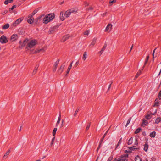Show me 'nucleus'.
I'll return each mask as SVG.
<instances>
[{
  "label": "nucleus",
  "mask_w": 161,
  "mask_h": 161,
  "mask_svg": "<svg viewBox=\"0 0 161 161\" xmlns=\"http://www.w3.org/2000/svg\"><path fill=\"white\" fill-rule=\"evenodd\" d=\"M37 43V40L36 39H33L31 40L27 44L26 48L27 50L32 48L35 46Z\"/></svg>",
  "instance_id": "f257e3e1"
},
{
  "label": "nucleus",
  "mask_w": 161,
  "mask_h": 161,
  "mask_svg": "<svg viewBox=\"0 0 161 161\" xmlns=\"http://www.w3.org/2000/svg\"><path fill=\"white\" fill-rule=\"evenodd\" d=\"M60 25L61 24H58L53 26V27H51L49 31V34H53L56 32L57 30V29L58 28Z\"/></svg>",
  "instance_id": "f03ea898"
},
{
  "label": "nucleus",
  "mask_w": 161,
  "mask_h": 161,
  "mask_svg": "<svg viewBox=\"0 0 161 161\" xmlns=\"http://www.w3.org/2000/svg\"><path fill=\"white\" fill-rule=\"evenodd\" d=\"M8 42V39L4 35H2L0 38V42L2 44L6 43Z\"/></svg>",
  "instance_id": "7ed1b4c3"
},
{
  "label": "nucleus",
  "mask_w": 161,
  "mask_h": 161,
  "mask_svg": "<svg viewBox=\"0 0 161 161\" xmlns=\"http://www.w3.org/2000/svg\"><path fill=\"white\" fill-rule=\"evenodd\" d=\"M42 20V19L39 16L34 19L35 25H38L41 23V21Z\"/></svg>",
  "instance_id": "20e7f679"
},
{
  "label": "nucleus",
  "mask_w": 161,
  "mask_h": 161,
  "mask_svg": "<svg viewBox=\"0 0 161 161\" xmlns=\"http://www.w3.org/2000/svg\"><path fill=\"white\" fill-rule=\"evenodd\" d=\"M59 59H58L55 62L54 64L53 67V72H55L56 71L58 66L59 64Z\"/></svg>",
  "instance_id": "39448f33"
},
{
  "label": "nucleus",
  "mask_w": 161,
  "mask_h": 161,
  "mask_svg": "<svg viewBox=\"0 0 161 161\" xmlns=\"http://www.w3.org/2000/svg\"><path fill=\"white\" fill-rule=\"evenodd\" d=\"M23 19V17H21L17 19L15 22L14 23H13L14 26H16L18 24H19Z\"/></svg>",
  "instance_id": "423d86ee"
},
{
  "label": "nucleus",
  "mask_w": 161,
  "mask_h": 161,
  "mask_svg": "<svg viewBox=\"0 0 161 161\" xmlns=\"http://www.w3.org/2000/svg\"><path fill=\"white\" fill-rule=\"evenodd\" d=\"M112 25L110 23L108 24L106 27L105 30V31L109 32L112 29Z\"/></svg>",
  "instance_id": "0eeeda50"
},
{
  "label": "nucleus",
  "mask_w": 161,
  "mask_h": 161,
  "mask_svg": "<svg viewBox=\"0 0 161 161\" xmlns=\"http://www.w3.org/2000/svg\"><path fill=\"white\" fill-rule=\"evenodd\" d=\"M18 37L17 34H13L10 37V40L12 42L15 41L18 39Z\"/></svg>",
  "instance_id": "6e6552de"
},
{
  "label": "nucleus",
  "mask_w": 161,
  "mask_h": 161,
  "mask_svg": "<svg viewBox=\"0 0 161 161\" xmlns=\"http://www.w3.org/2000/svg\"><path fill=\"white\" fill-rule=\"evenodd\" d=\"M43 23L47 24L50 21L48 20V14L46 15L42 19Z\"/></svg>",
  "instance_id": "1a4fd4ad"
},
{
  "label": "nucleus",
  "mask_w": 161,
  "mask_h": 161,
  "mask_svg": "<svg viewBox=\"0 0 161 161\" xmlns=\"http://www.w3.org/2000/svg\"><path fill=\"white\" fill-rule=\"evenodd\" d=\"M47 14L48 17V20H49L50 21L53 20L55 17L54 13H51Z\"/></svg>",
  "instance_id": "9d476101"
},
{
  "label": "nucleus",
  "mask_w": 161,
  "mask_h": 161,
  "mask_svg": "<svg viewBox=\"0 0 161 161\" xmlns=\"http://www.w3.org/2000/svg\"><path fill=\"white\" fill-rule=\"evenodd\" d=\"M70 36L68 35H66L63 36L61 39V42H64L66 41L69 39Z\"/></svg>",
  "instance_id": "9b49d317"
},
{
  "label": "nucleus",
  "mask_w": 161,
  "mask_h": 161,
  "mask_svg": "<svg viewBox=\"0 0 161 161\" xmlns=\"http://www.w3.org/2000/svg\"><path fill=\"white\" fill-rule=\"evenodd\" d=\"M152 117V116L150 114V111H148L147 112L145 116V118L147 120L150 119Z\"/></svg>",
  "instance_id": "f8f14e48"
},
{
  "label": "nucleus",
  "mask_w": 161,
  "mask_h": 161,
  "mask_svg": "<svg viewBox=\"0 0 161 161\" xmlns=\"http://www.w3.org/2000/svg\"><path fill=\"white\" fill-rule=\"evenodd\" d=\"M28 41V39L27 38H25L23 41V42L22 43L21 46H19V48H22L23 47H24L25 45V43Z\"/></svg>",
  "instance_id": "ddd939ff"
},
{
  "label": "nucleus",
  "mask_w": 161,
  "mask_h": 161,
  "mask_svg": "<svg viewBox=\"0 0 161 161\" xmlns=\"http://www.w3.org/2000/svg\"><path fill=\"white\" fill-rule=\"evenodd\" d=\"M130 150V151H134L135 150H139L140 149V147H136L135 146H133L132 147H127Z\"/></svg>",
  "instance_id": "4468645a"
},
{
  "label": "nucleus",
  "mask_w": 161,
  "mask_h": 161,
  "mask_svg": "<svg viewBox=\"0 0 161 161\" xmlns=\"http://www.w3.org/2000/svg\"><path fill=\"white\" fill-rule=\"evenodd\" d=\"M61 119V112H60L59 114V117L58 118V120L56 123V126H57L58 125H59V124L60 123V121Z\"/></svg>",
  "instance_id": "2eb2a0df"
},
{
  "label": "nucleus",
  "mask_w": 161,
  "mask_h": 161,
  "mask_svg": "<svg viewBox=\"0 0 161 161\" xmlns=\"http://www.w3.org/2000/svg\"><path fill=\"white\" fill-rule=\"evenodd\" d=\"M71 12L69 11V10H68L66 11L64 13V15L66 18H68L69 17L71 14Z\"/></svg>",
  "instance_id": "dca6fc26"
},
{
  "label": "nucleus",
  "mask_w": 161,
  "mask_h": 161,
  "mask_svg": "<svg viewBox=\"0 0 161 161\" xmlns=\"http://www.w3.org/2000/svg\"><path fill=\"white\" fill-rule=\"evenodd\" d=\"M118 161H128V160L127 158H124L123 157L122 158L121 155L118 158Z\"/></svg>",
  "instance_id": "f3484780"
},
{
  "label": "nucleus",
  "mask_w": 161,
  "mask_h": 161,
  "mask_svg": "<svg viewBox=\"0 0 161 161\" xmlns=\"http://www.w3.org/2000/svg\"><path fill=\"white\" fill-rule=\"evenodd\" d=\"M148 124V122L146 120H145V119H143L142 120V124L141 125L142 126L143 125L144 126H146Z\"/></svg>",
  "instance_id": "a211bd4d"
},
{
  "label": "nucleus",
  "mask_w": 161,
  "mask_h": 161,
  "mask_svg": "<svg viewBox=\"0 0 161 161\" xmlns=\"http://www.w3.org/2000/svg\"><path fill=\"white\" fill-rule=\"evenodd\" d=\"M73 63V61H72L70 65L68 67V68L67 69V70L66 71V74L65 75L66 76H67V74L69 73L70 69L71 68L72 66V64Z\"/></svg>",
  "instance_id": "6ab92c4d"
},
{
  "label": "nucleus",
  "mask_w": 161,
  "mask_h": 161,
  "mask_svg": "<svg viewBox=\"0 0 161 161\" xmlns=\"http://www.w3.org/2000/svg\"><path fill=\"white\" fill-rule=\"evenodd\" d=\"M39 66V65L37 64L35 67L34 70H33L32 72V75H35L37 72V69L38 68Z\"/></svg>",
  "instance_id": "aec40b11"
},
{
  "label": "nucleus",
  "mask_w": 161,
  "mask_h": 161,
  "mask_svg": "<svg viewBox=\"0 0 161 161\" xmlns=\"http://www.w3.org/2000/svg\"><path fill=\"white\" fill-rule=\"evenodd\" d=\"M144 150L146 151L147 152L148 150V145L147 144V142L145 143V144L144 145Z\"/></svg>",
  "instance_id": "412c9836"
},
{
  "label": "nucleus",
  "mask_w": 161,
  "mask_h": 161,
  "mask_svg": "<svg viewBox=\"0 0 161 161\" xmlns=\"http://www.w3.org/2000/svg\"><path fill=\"white\" fill-rule=\"evenodd\" d=\"M135 161H142V159L139 155L136 156L135 158Z\"/></svg>",
  "instance_id": "4be33fe9"
},
{
  "label": "nucleus",
  "mask_w": 161,
  "mask_h": 161,
  "mask_svg": "<svg viewBox=\"0 0 161 161\" xmlns=\"http://www.w3.org/2000/svg\"><path fill=\"white\" fill-rule=\"evenodd\" d=\"M97 40V38H96L94 37L91 43L89 45V46H91L92 45V46H93L95 45V44Z\"/></svg>",
  "instance_id": "5701e85b"
},
{
  "label": "nucleus",
  "mask_w": 161,
  "mask_h": 161,
  "mask_svg": "<svg viewBox=\"0 0 161 161\" xmlns=\"http://www.w3.org/2000/svg\"><path fill=\"white\" fill-rule=\"evenodd\" d=\"M64 13L61 12L60 14V19L62 21H63L65 19V18L63 16Z\"/></svg>",
  "instance_id": "b1692460"
},
{
  "label": "nucleus",
  "mask_w": 161,
  "mask_h": 161,
  "mask_svg": "<svg viewBox=\"0 0 161 161\" xmlns=\"http://www.w3.org/2000/svg\"><path fill=\"white\" fill-rule=\"evenodd\" d=\"M161 121V118L158 117L157 118L155 121L154 123L158 124Z\"/></svg>",
  "instance_id": "393cba45"
},
{
  "label": "nucleus",
  "mask_w": 161,
  "mask_h": 161,
  "mask_svg": "<svg viewBox=\"0 0 161 161\" xmlns=\"http://www.w3.org/2000/svg\"><path fill=\"white\" fill-rule=\"evenodd\" d=\"M156 136V132L153 131L151 132L149 135L151 137H154Z\"/></svg>",
  "instance_id": "a878e982"
},
{
  "label": "nucleus",
  "mask_w": 161,
  "mask_h": 161,
  "mask_svg": "<svg viewBox=\"0 0 161 161\" xmlns=\"http://www.w3.org/2000/svg\"><path fill=\"white\" fill-rule=\"evenodd\" d=\"M27 22L30 24H32L33 22L34 23V19H32L29 18V19L27 20Z\"/></svg>",
  "instance_id": "bb28decb"
},
{
  "label": "nucleus",
  "mask_w": 161,
  "mask_h": 161,
  "mask_svg": "<svg viewBox=\"0 0 161 161\" xmlns=\"http://www.w3.org/2000/svg\"><path fill=\"white\" fill-rule=\"evenodd\" d=\"M9 152H10V150L8 149V150L5 153L4 156L3 157V159H6L7 158V156L9 154Z\"/></svg>",
  "instance_id": "cd10ccee"
},
{
  "label": "nucleus",
  "mask_w": 161,
  "mask_h": 161,
  "mask_svg": "<svg viewBox=\"0 0 161 161\" xmlns=\"http://www.w3.org/2000/svg\"><path fill=\"white\" fill-rule=\"evenodd\" d=\"M9 27V25L7 23L5 24L4 25L2 26V29H6L8 28Z\"/></svg>",
  "instance_id": "c85d7f7f"
},
{
  "label": "nucleus",
  "mask_w": 161,
  "mask_h": 161,
  "mask_svg": "<svg viewBox=\"0 0 161 161\" xmlns=\"http://www.w3.org/2000/svg\"><path fill=\"white\" fill-rule=\"evenodd\" d=\"M133 137H131L128 140V142H127V144L128 145H130L132 144L133 142Z\"/></svg>",
  "instance_id": "c756f323"
},
{
  "label": "nucleus",
  "mask_w": 161,
  "mask_h": 161,
  "mask_svg": "<svg viewBox=\"0 0 161 161\" xmlns=\"http://www.w3.org/2000/svg\"><path fill=\"white\" fill-rule=\"evenodd\" d=\"M87 58V52H86L85 51L84 53L83 56V59L84 60H85V59Z\"/></svg>",
  "instance_id": "7c9ffc66"
},
{
  "label": "nucleus",
  "mask_w": 161,
  "mask_h": 161,
  "mask_svg": "<svg viewBox=\"0 0 161 161\" xmlns=\"http://www.w3.org/2000/svg\"><path fill=\"white\" fill-rule=\"evenodd\" d=\"M108 130L104 134L103 137L101 139L100 141L101 142H103L104 138L105 137L106 134H107L108 132Z\"/></svg>",
  "instance_id": "2f4dec72"
},
{
  "label": "nucleus",
  "mask_w": 161,
  "mask_h": 161,
  "mask_svg": "<svg viewBox=\"0 0 161 161\" xmlns=\"http://www.w3.org/2000/svg\"><path fill=\"white\" fill-rule=\"evenodd\" d=\"M141 130L142 128L140 127H139L134 132V133L135 134H137L141 131Z\"/></svg>",
  "instance_id": "473e14b6"
},
{
  "label": "nucleus",
  "mask_w": 161,
  "mask_h": 161,
  "mask_svg": "<svg viewBox=\"0 0 161 161\" xmlns=\"http://www.w3.org/2000/svg\"><path fill=\"white\" fill-rule=\"evenodd\" d=\"M149 55H147L146 56V59L145 60V62H144V66H145L146 65V64L147 63V62L148 61V60L149 59Z\"/></svg>",
  "instance_id": "72a5a7b5"
},
{
  "label": "nucleus",
  "mask_w": 161,
  "mask_h": 161,
  "mask_svg": "<svg viewBox=\"0 0 161 161\" xmlns=\"http://www.w3.org/2000/svg\"><path fill=\"white\" fill-rule=\"evenodd\" d=\"M13 1V0H6L4 2V3L5 4L7 5L9 3H12Z\"/></svg>",
  "instance_id": "f704fd0d"
},
{
  "label": "nucleus",
  "mask_w": 161,
  "mask_h": 161,
  "mask_svg": "<svg viewBox=\"0 0 161 161\" xmlns=\"http://www.w3.org/2000/svg\"><path fill=\"white\" fill-rule=\"evenodd\" d=\"M122 138H121L119 140V141L118 142L117 145H116V148H115V149H116L118 147V146H119V145L122 142Z\"/></svg>",
  "instance_id": "c9c22d12"
},
{
  "label": "nucleus",
  "mask_w": 161,
  "mask_h": 161,
  "mask_svg": "<svg viewBox=\"0 0 161 161\" xmlns=\"http://www.w3.org/2000/svg\"><path fill=\"white\" fill-rule=\"evenodd\" d=\"M38 10L39 8H38L35 9L31 14L34 15L36 13H37Z\"/></svg>",
  "instance_id": "e433bc0d"
},
{
  "label": "nucleus",
  "mask_w": 161,
  "mask_h": 161,
  "mask_svg": "<svg viewBox=\"0 0 161 161\" xmlns=\"http://www.w3.org/2000/svg\"><path fill=\"white\" fill-rule=\"evenodd\" d=\"M65 64H66L65 63V62L64 63L61 65V66L59 68L60 69H61L62 70H63V71L64 69L65 66Z\"/></svg>",
  "instance_id": "4c0bfd02"
},
{
  "label": "nucleus",
  "mask_w": 161,
  "mask_h": 161,
  "mask_svg": "<svg viewBox=\"0 0 161 161\" xmlns=\"http://www.w3.org/2000/svg\"><path fill=\"white\" fill-rule=\"evenodd\" d=\"M57 130V129L56 128H55L53 131V136H55L56 135V132Z\"/></svg>",
  "instance_id": "58836bf2"
},
{
  "label": "nucleus",
  "mask_w": 161,
  "mask_h": 161,
  "mask_svg": "<svg viewBox=\"0 0 161 161\" xmlns=\"http://www.w3.org/2000/svg\"><path fill=\"white\" fill-rule=\"evenodd\" d=\"M16 7L17 6L16 5L13 6L11 8H9V12H11V11L13 10L14 8H16Z\"/></svg>",
  "instance_id": "ea45409f"
},
{
  "label": "nucleus",
  "mask_w": 161,
  "mask_h": 161,
  "mask_svg": "<svg viewBox=\"0 0 161 161\" xmlns=\"http://www.w3.org/2000/svg\"><path fill=\"white\" fill-rule=\"evenodd\" d=\"M159 103L158 101H157V102H154V104L153 105V106H158L159 105Z\"/></svg>",
  "instance_id": "a19ab883"
},
{
  "label": "nucleus",
  "mask_w": 161,
  "mask_h": 161,
  "mask_svg": "<svg viewBox=\"0 0 161 161\" xmlns=\"http://www.w3.org/2000/svg\"><path fill=\"white\" fill-rule=\"evenodd\" d=\"M141 73H140V72H138L135 75L134 79H136L140 75Z\"/></svg>",
  "instance_id": "79ce46f5"
},
{
  "label": "nucleus",
  "mask_w": 161,
  "mask_h": 161,
  "mask_svg": "<svg viewBox=\"0 0 161 161\" xmlns=\"http://www.w3.org/2000/svg\"><path fill=\"white\" fill-rule=\"evenodd\" d=\"M138 141L137 139L136 138H135V142L134 143V145L137 146V145H138Z\"/></svg>",
  "instance_id": "37998d69"
},
{
  "label": "nucleus",
  "mask_w": 161,
  "mask_h": 161,
  "mask_svg": "<svg viewBox=\"0 0 161 161\" xmlns=\"http://www.w3.org/2000/svg\"><path fill=\"white\" fill-rule=\"evenodd\" d=\"M102 142H100L99 146L96 150V151L98 152V150L100 148L101 145H102Z\"/></svg>",
  "instance_id": "c03bdc74"
},
{
  "label": "nucleus",
  "mask_w": 161,
  "mask_h": 161,
  "mask_svg": "<svg viewBox=\"0 0 161 161\" xmlns=\"http://www.w3.org/2000/svg\"><path fill=\"white\" fill-rule=\"evenodd\" d=\"M90 126V123H89L87 125L86 127V131H87L89 129Z\"/></svg>",
  "instance_id": "a18cd8bd"
},
{
  "label": "nucleus",
  "mask_w": 161,
  "mask_h": 161,
  "mask_svg": "<svg viewBox=\"0 0 161 161\" xmlns=\"http://www.w3.org/2000/svg\"><path fill=\"white\" fill-rule=\"evenodd\" d=\"M124 152L126 154L130 153H132V151L126 150H125Z\"/></svg>",
  "instance_id": "49530a36"
},
{
  "label": "nucleus",
  "mask_w": 161,
  "mask_h": 161,
  "mask_svg": "<svg viewBox=\"0 0 161 161\" xmlns=\"http://www.w3.org/2000/svg\"><path fill=\"white\" fill-rule=\"evenodd\" d=\"M121 156L122 158L123 157L124 158H128L129 157V155L126 153V154H123Z\"/></svg>",
  "instance_id": "de8ad7c7"
},
{
  "label": "nucleus",
  "mask_w": 161,
  "mask_h": 161,
  "mask_svg": "<svg viewBox=\"0 0 161 161\" xmlns=\"http://www.w3.org/2000/svg\"><path fill=\"white\" fill-rule=\"evenodd\" d=\"M63 70H62L61 69L59 68L57 71V73L58 74L60 75L61 74V73L63 72Z\"/></svg>",
  "instance_id": "09e8293b"
},
{
  "label": "nucleus",
  "mask_w": 161,
  "mask_h": 161,
  "mask_svg": "<svg viewBox=\"0 0 161 161\" xmlns=\"http://www.w3.org/2000/svg\"><path fill=\"white\" fill-rule=\"evenodd\" d=\"M69 11L71 12V13H73L74 14H75L77 12V11L74 10L72 9H69Z\"/></svg>",
  "instance_id": "8fccbe9b"
},
{
  "label": "nucleus",
  "mask_w": 161,
  "mask_h": 161,
  "mask_svg": "<svg viewBox=\"0 0 161 161\" xmlns=\"http://www.w3.org/2000/svg\"><path fill=\"white\" fill-rule=\"evenodd\" d=\"M89 33V31L88 30L85 31L84 32V35H88Z\"/></svg>",
  "instance_id": "3c124183"
},
{
  "label": "nucleus",
  "mask_w": 161,
  "mask_h": 161,
  "mask_svg": "<svg viewBox=\"0 0 161 161\" xmlns=\"http://www.w3.org/2000/svg\"><path fill=\"white\" fill-rule=\"evenodd\" d=\"M34 16V15H32V14H29L28 16V18H30V19H34V18L33 17V16Z\"/></svg>",
  "instance_id": "603ef678"
},
{
  "label": "nucleus",
  "mask_w": 161,
  "mask_h": 161,
  "mask_svg": "<svg viewBox=\"0 0 161 161\" xmlns=\"http://www.w3.org/2000/svg\"><path fill=\"white\" fill-rule=\"evenodd\" d=\"M107 46V44H105L101 49L102 51H103V52L104 51V50H105L106 48V47Z\"/></svg>",
  "instance_id": "864d4df0"
},
{
  "label": "nucleus",
  "mask_w": 161,
  "mask_h": 161,
  "mask_svg": "<svg viewBox=\"0 0 161 161\" xmlns=\"http://www.w3.org/2000/svg\"><path fill=\"white\" fill-rule=\"evenodd\" d=\"M79 109H78V108H77L76 110L75 111V113H74V117H75L77 114L78 112V111H79Z\"/></svg>",
  "instance_id": "5fc2aeb1"
},
{
  "label": "nucleus",
  "mask_w": 161,
  "mask_h": 161,
  "mask_svg": "<svg viewBox=\"0 0 161 161\" xmlns=\"http://www.w3.org/2000/svg\"><path fill=\"white\" fill-rule=\"evenodd\" d=\"M84 3L85 5V7L89 5V3L86 1H85L84 2Z\"/></svg>",
  "instance_id": "6e6d98bb"
},
{
  "label": "nucleus",
  "mask_w": 161,
  "mask_h": 161,
  "mask_svg": "<svg viewBox=\"0 0 161 161\" xmlns=\"http://www.w3.org/2000/svg\"><path fill=\"white\" fill-rule=\"evenodd\" d=\"M131 118H130L127 121V123H126V125H125V127H126L127 125H128L129 124V123H130V119H131Z\"/></svg>",
  "instance_id": "4d7b16f0"
},
{
  "label": "nucleus",
  "mask_w": 161,
  "mask_h": 161,
  "mask_svg": "<svg viewBox=\"0 0 161 161\" xmlns=\"http://www.w3.org/2000/svg\"><path fill=\"white\" fill-rule=\"evenodd\" d=\"M42 50L43 51V49H40L38 50L37 51H35V53H39L40 52V51H41Z\"/></svg>",
  "instance_id": "13d9d810"
},
{
  "label": "nucleus",
  "mask_w": 161,
  "mask_h": 161,
  "mask_svg": "<svg viewBox=\"0 0 161 161\" xmlns=\"http://www.w3.org/2000/svg\"><path fill=\"white\" fill-rule=\"evenodd\" d=\"M158 98L159 100L161 99V91H160L158 94Z\"/></svg>",
  "instance_id": "bf43d9fd"
},
{
  "label": "nucleus",
  "mask_w": 161,
  "mask_h": 161,
  "mask_svg": "<svg viewBox=\"0 0 161 161\" xmlns=\"http://www.w3.org/2000/svg\"><path fill=\"white\" fill-rule=\"evenodd\" d=\"M116 2V0H110L109 2L110 3H113Z\"/></svg>",
  "instance_id": "052dcab7"
},
{
  "label": "nucleus",
  "mask_w": 161,
  "mask_h": 161,
  "mask_svg": "<svg viewBox=\"0 0 161 161\" xmlns=\"http://www.w3.org/2000/svg\"><path fill=\"white\" fill-rule=\"evenodd\" d=\"M113 158V156H110L108 158L107 161H110L112 160Z\"/></svg>",
  "instance_id": "680f3d73"
},
{
  "label": "nucleus",
  "mask_w": 161,
  "mask_h": 161,
  "mask_svg": "<svg viewBox=\"0 0 161 161\" xmlns=\"http://www.w3.org/2000/svg\"><path fill=\"white\" fill-rule=\"evenodd\" d=\"M145 66H144V65L142 67V68L141 69H140L138 72H140V73L141 74L142 71V70L144 69Z\"/></svg>",
  "instance_id": "e2e57ef3"
},
{
  "label": "nucleus",
  "mask_w": 161,
  "mask_h": 161,
  "mask_svg": "<svg viewBox=\"0 0 161 161\" xmlns=\"http://www.w3.org/2000/svg\"><path fill=\"white\" fill-rule=\"evenodd\" d=\"M156 48H155L154 50H153V61L154 60V54L155 53V50H156Z\"/></svg>",
  "instance_id": "0e129e2a"
},
{
  "label": "nucleus",
  "mask_w": 161,
  "mask_h": 161,
  "mask_svg": "<svg viewBox=\"0 0 161 161\" xmlns=\"http://www.w3.org/2000/svg\"><path fill=\"white\" fill-rule=\"evenodd\" d=\"M8 12V11L7 10H5L2 13V14L3 15H4L6 14Z\"/></svg>",
  "instance_id": "69168bd1"
},
{
  "label": "nucleus",
  "mask_w": 161,
  "mask_h": 161,
  "mask_svg": "<svg viewBox=\"0 0 161 161\" xmlns=\"http://www.w3.org/2000/svg\"><path fill=\"white\" fill-rule=\"evenodd\" d=\"M157 112V110H156L154 113H152L150 111V113L151 115H154Z\"/></svg>",
  "instance_id": "338daca9"
},
{
  "label": "nucleus",
  "mask_w": 161,
  "mask_h": 161,
  "mask_svg": "<svg viewBox=\"0 0 161 161\" xmlns=\"http://www.w3.org/2000/svg\"><path fill=\"white\" fill-rule=\"evenodd\" d=\"M93 9V8L92 7H90L87 9V10H92Z\"/></svg>",
  "instance_id": "774afa93"
}]
</instances>
